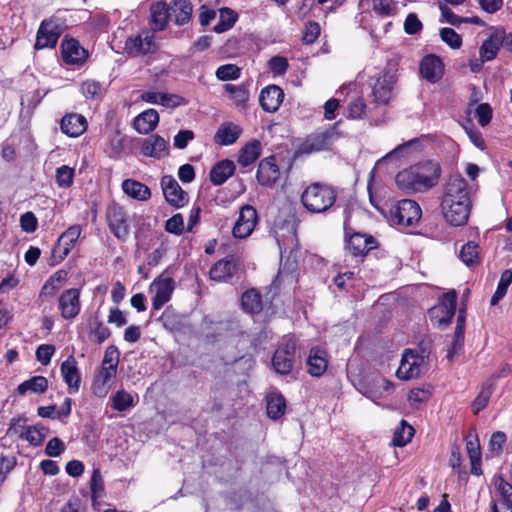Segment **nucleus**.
<instances>
[{
	"label": "nucleus",
	"mask_w": 512,
	"mask_h": 512,
	"mask_svg": "<svg viewBox=\"0 0 512 512\" xmlns=\"http://www.w3.org/2000/svg\"><path fill=\"white\" fill-rule=\"evenodd\" d=\"M440 175L439 164L425 161L399 171L395 176V183L403 193L414 194L433 188Z\"/></svg>",
	"instance_id": "f257e3e1"
},
{
	"label": "nucleus",
	"mask_w": 512,
	"mask_h": 512,
	"mask_svg": "<svg viewBox=\"0 0 512 512\" xmlns=\"http://www.w3.org/2000/svg\"><path fill=\"white\" fill-rule=\"evenodd\" d=\"M337 190L324 182H313L301 193L300 201L306 211L311 214H326L334 209Z\"/></svg>",
	"instance_id": "f03ea898"
},
{
	"label": "nucleus",
	"mask_w": 512,
	"mask_h": 512,
	"mask_svg": "<svg viewBox=\"0 0 512 512\" xmlns=\"http://www.w3.org/2000/svg\"><path fill=\"white\" fill-rule=\"evenodd\" d=\"M385 216L391 224L410 227L420 221L422 210L415 200L402 199L391 204Z\"/></svg>",
	"instance_id": "7ed1b4c3"
},
{
	"label": "nucleus",
	"mask_w": 512,
	"mask_h": 512,
	"mask_svg": "<svg viewBox=\"0 0 512 512\" xmlns=\"http://www.w3.org/2000/svg\"><path fill=\"white\" fill-rule=\"evenodd\" d=\"M296 342L292 338L284 339L272 355V369L281 376L289 375L296 362Z\"/></svg>",
	"instance_id": "20e7f679"
},
{
	"label": "nucleus",
	"mask_w": 512,
	"mask_h": 512,
	"mask_svg": "<svg viewBox=\"0 0 512 512\" xmlns=\"http://www.w3.org/2000/svg\"><path fill=\"white\" fill-rule=\"evenodd\" d=\"M106 221L110 232L119 241L125 242L130 234V221L126 209L118 204L111 203L106 209Z\"/></svg>",
	"instance_id": "39448f33"
},
{
	"label": "nucleus",
	"mask_w": 512,
	"mask_h": 512,
	"mask_svg": "<svg viewBox=\"0 0 512 512\" xmlns=\"http://www.w3.org/2000/svg\"><path fill=\"white\" fill-rule=\"evenodd\" d=\"M457 294L449 291L444 293L439 303L429 309L428 315L430 320L439 328H446L451 322L456 312Z\"/></svg>",
	"instance_id": "423d86ee"
},
{
	"label": "nucleus",
	"mask_w": 512,
	"mask_h": 512,
	"mask_svg": "<svg viewBox=\"0 0 512 512\" xmlns=\"http://www.w3.org/2000/svg\"><path fill=\"white\" fill-rule=\"evenodd\" d=\"M63 32L62 25L56 17L42 20L36 33L35 50L55 48Z\"/></svg>",
	"instance_id": "0eeeda50"
},
{
	"label": "nucleus",
	"mask_w": 512,
	"mask_h": 512,
	"mask_svg": "<svg viewBox=\"0 0 512 512\" xmlns=\"http://www.w3.org/2000/svg\"><path fill=\"white\" fill-rule=\"evenodd\" d=\"M157 49L155 37L148 31L128 36L124 44L125 53L132 58L153 54Z\"/></svg>",
	"instance_id": "6e6552de"
},
{
	"label": "nucleus",
	"mask_w": 512,
	"mask_h": 512,
	"mask_svg": "<svg viewBox=\"0 0 512 512\" xmlns=\"http://www.w3.org/2000/svg\"><path fill=\"white\" fill-rule=\"evenodd\" d=\"M442 201L472 202L469 185L460 174L451 175L444 186Z\"/></svg>",
	"instance_id": "1a4fd4ad"
},
{
	"label": "nucleus",
	"mask_w": 512,
	"mask_h": 512,
	"mask_svg": "<svg viewBox=\"0 0 512 512\" xmlns=\"http://www.w3.org/2000/svg\"><path fill=\"white\" fill-rule=\"evenodd\" d=\"M440 206L443 217L449 225L460 227L467 224L471 213L472 202L464 204V202L449 201L446 203V201L441 200Z\"/></svg>",
	"instance_id": "9d476101"
},
{
	"label": "nucleus",
	"mask_w": 512,
	"mask_h": 512,
	"mask_svg": "<svg viewBox=\"0 0 512 512\" xmlns=\"http://www.w3.org/2000/svg\"><path fill=\"white\" fill-rule=\"evenodd\" d=\"M258 221L257 210L249 204L243 205L232 229L233 236L238 239L247 238L254 231Z\"/></svg>",
	"instance_id": "9b49d317"
},
{
	"label": "nucleus",
	"mask_w": 512,
	"mask_h": 512,
	"mask_svg": "<svg viewBox=\"0 0 512 512\" xmlns=\"http://www.w3.org/2000/svg\"><path fill=\"white\" fill-rule=\"evenodd\" d=\"M80 294L81 291L78 288H69L61 292L57 299V306L63 319L73 320L80 314Z\"/></svg>",
	"instance_id": "f8f14e48"
},
{
	"label": "nucleus",
	"mask_w": 512,
	"mask_h": 512,
	"mask_svg": "<svg viewBox=\"0 0 512 512\" xmlns=\"http://www.w3.org/2000/svg\"><path fill=\"white\" fill-rule=\"evenodd\" d=\"M424 362V357L419 355L417 351L412 349H405L400 366L396 371V376L400 380H410L416 378L421 373V366Z\"/></svg>",
	"instance_id": "ddd939ff"
},
{
	"label": "nucleus",
	"mask_w": 512,
	"mask_h": 512,
	"mask_svg": "<svg viewBox=\"0 0 512 512\" xmlns=\"http://www.w3.org/2000/svg\"><path fill=\"white\" fill-rule=\"evenodd\" d=\"M161 188L166 202L174 208H182L189 201V195L184 191L172 175L161 178Z\"/></svg>",
	"instance_id": "4468645a"
},
{
	"label": "nucleus",
	"mask_w": 512,
	"mask_h": 512,
	"mask_svg": "<svg viewBox=\"0 0 512 512\" xmlns=\"http://www.w3.org/2000/svg\"><path fill=\"white\" fill-rule=\"evenodd\" d=\"M281 172L275 155L260 160L256 172V179L263 187L272 188L280 179Z\"/></svg>",
	"instance_id": "2eb2a0df"
},
{
	"label": "nucleus",
	"mask_w": 512,
	"mask_h": 512,
	"mask_svg": "<svg viewBox=\"0 0 512 512\" xmlns=\"http://www.w3.org/2000/svg\"><path fill=\"white\" fill-rule=\"evenodd\" d=\"M419 72L423 79L434 84L442 79L445 73V65L439 56L427 54L420 61Z\"/></svg>",
	"instance_id": "dca6fc26"
},
{
	"label": "nucleus",
	"mask_w": 512,
	"mask_h": 512,
	"mask_svg": "<svg viewBox=\"0 0 512 512\" xmlns=\"http://www.w3.org/2000/svg\"><path fill=\"white\" fill-rule=\"evenodd\" d=\"M332 131L315 132L307 135L300 143L296 151L297 154H312L327 150L331 144Z\"/></svg>",
	"instance_id": "f3484780"
},
{
	"label": "nucleus",
	"mask_w": 512,
	"mask_h": 512,
	"mask_svg": "<svg viewBox=\"0 0 512 512\" xmlns=\"http://www.w3.org/2000/svg\"><path fill=\"white\" fill-rule=\"evenodd\" d=\"M329 365V355L320 346L310 348L306 359L307 373L311 377L319 378L325 374Z\"/></svg>",
	"instance_id": "a211bd4d"
},
{
	"label": "nucleus",
	"mask_w": 512,
	"mask_h": 512,
	"mask_svg": "<svg viewBox=\"0 0 512 512\" xmlns=\"http://www.w3.org/2000/svg\"><path fill=\"white\" fill-rule=\"evenodd\" d=\"M239 264L234 255H228L210 268V279L216 282H228L237 273Z\"/></svg>",
	"instance_id": "6ab92c4d"
},
{
	"label": "nucleus",
	"mask_w": 512,
	"mask_h": 512,
	"mask_svg": "<svg viewBox=\"0 0 512 512\" xmlns=\"http://www.w3.org/2000/svg\"><path fill=\"white\" fill-rule=\"evenodd\" d=\"M395 83L396 78L394 75L386 71L381 73L372 87L374 102L378 104H388L393 97V88Z\"/></svg>",
	"instance_id": "aec40b11"
},
{
	"label": "nucleus",
	"mask_w": 512,
	"mask_h": 512,
	"mask_svg": "<svg viewBox=\"0 0 512 512\" xmlns=\"http://www.w3.org/2000/svg\"><path fill=\"white\" fill-rule=\"evenodd\" d=\"M174 280L171 277H157L150 285V289L155 291L152 298V307L154 310L161 309L170 299L174 291Z\"/></svg>",
	"instance_id": "412c9836"
},
{
	"label": "nucleus",
	"mask_w": 512,
	"mask_h": 512,
	"mask_svg": "<svg viewBox=\"0 0 512 512\" xmlns=\"http://www.w3.org/2000/svg\"><path fill=\"white\" fill-rule=\"evenodd\" d=\"M378 245L375 238L371 235H365L361 233H353L345 244V249L353 257H364L368 252Z\"/></svg>",
	"instance_id": "4be33fe9"
},
{
	"label": "nucleus",
	"mask_w": 512,
	"mask_h": 512,
	"mask_svg": "<svg viewBox=\"0 0 512 512\" xmlns=\"http://www.w3.org/2000/svg\"><path fill=\"white\" fill-rule=\"evenodd\" d=\"M60 373L68 386V392L70 394L78 392L81 385V374L78 368V362L73 355H69L66 360L62 362Z\"/></svg>",
	"instance_id": "5701e85b"
},
{
	"label": "nucleus",
	"mask_w": 512,
	"mask_h": 512,
	"mask_svg": "<svg viewBox=\"0 0 512 512\" xmlns=\"http://www.w3.org/2000/svg\"><path fill=\"white\" fill-rule=\"evenodd\" d=\"M61 55L66 64L79 65L85 62L88 53L74 38H65L61 43Z\"/></svg>",
	"instance_id": "b1692460"
},
{
	"label": "nucleus",
	"mask_w": 512,
	"mask_h": 512,
	"mask_svg": "<svg viewBox=\"0 0 512 512\" xmlns=\"http://www.w3.org/2000/svg\"><path fill=\"white\" fill-rule=\"evenodd\" d=\"M81 226L78 224L68 227L58 238L57 243L53 249V252H59L60 260L67 257L70 251L75 246L77 240L81 234Z\"/></svg>",
	"instance_id": "393cba45"
},
{
	"label": "nucleus",
	"mask_w": 512,
	"mask_h": 512,
	"mask_svg": "<svg viewBox=\"0 0 512 512\" xmlns=\"http://www.w3.org/2000/svg\"><path fill=\"white\" fill-rule=\"evenodd\" d=\"M284 99V91L277 85H268L259 96L261 108L268 113L276 112Z\"/></svg>",
	"instance_id": "a878e982"
},
{
	"label": "nucleus",
	"mask_w": 512,
	"mask_h": 512,
	"mask_svg": "<svg viewBox=\"0 0 512 512\" xmlns=\"http://www.w3.org/2000/svg\"><path fill=\"white\" fill-rule=\"evenodd\" d=\"M144 156L161 159L169 155V142L158 134H153L142 142Z\"/></svg>",
	"instance_id": "bb28decb"
},
{
	"label": "nucleus",
	"mask_w": 512,
	"mask_h": 512,
	"mask_svg": "<svg viewBox=\"0 0 512 512\" xmlns=\"http://www.w3.org/2000/svg\"><path fill=\"white\" fill-rule=\"evenodd\" d=\"M88 127L85 116L77 113H69L63 116L60 123L61 132L68 137L81 136Z\"/></svg>",
	"instance_id": "cd10ccee"
},
{
	"label": "nucleus",
	"mask_w": 512,
	"mask_h": 512,
	"mask_svg": "<svg viewBox=\"0 0 512 512\" xmlns=\"http://www.w3.org/2000/svg\"><path fill=\"white\" fill-rule=\"evenodd\" d=\"M170 6L163 1L155 2L150 7L149 25L153 32H159L166 28L170 19Z\"/></svg>",
	"instance_id": "c85d7f7f"
},
{
	"label": "nucleus",
	"mask_w": 512,
	"mask_h": 512,
	"mask_svg": "<svg viewBox=\"0 0 512 512\" xmlns=\"http://www.w3.org/2000/svg\"><path fill=\"white\" fill-rule=\"evenodd\" d=\"M117 370L110 367H100L92 382V392L97 397H105L111 387L110 381L116 377Z\"/></svg>",
	"instance_id": "c756f323"
},
{
	"label": "nucleus",
	"mask_w": 512,
	"mask_h": 512,
	"mask_svg": "<svg viewBox=\"0 0 512 512\" xmlns=\"http://www.w3.org/2000/svg\"><path fill=\"white\" fill-rule=\"evenodd\" d=\"M68 272L60 269L54 272L42 286L38 299L41 301L53 297L62 288L63 284L67 281Z\"/></svg>",
	"instance_id": "7c9ffc66"
},
{
	"label": "nucleus",
	"mask_w": 512,
	"mask_h": 512,
	"mask_svg": "<svg viewBox=\"0 0 512 512\" xmlns=\"http://www.w3.org/2000/svg\"><path fill=\"white\" fill-rule=\"evenodd\" d=\"M240 306L243 312L249 315H258L263 311V301L260 291L256 288H250L242 293Z\"/></svg>",
	"instance_id": "2f4dec72"
},
{
	"label": "nucleus",
	"mask_w": 512,
	"mask_h": 512,
	"mask_svg": "<svg viewBox=\"0 0 512 512\" xmlns=\"http://www.w3.org/2000/svg\"><path fill=\"white\" fill-rule=\"evenodd\" d=\"M159 123V114L155 109H147L137 115L133 121V127L139 134H149Z\"/></svg>",
	"instance_id": "473e14b6"
},
{
	"label": "nucleus",
	"mask_w": 512,
	"mask_h": 512,
	"mask_svg": "<svg viewBox=\"0 0 512 512\" xmlns=\"http://www.w3.org/2000/svg\"><path fill=\"white\" fill-rule=\"evenodd\" d=\"M242 133L240 126L233 122H225L219 126L215 135L214 141L218 145L228 146L234 144Z\"/></svg>",
	"instance_id": "72a5a7b5"
},
{
	"label": "nucleus",
	"mask_w": 512,
	"mask_h": 512,
	"mask_svg": "<svg viewBox=\"0 0 512 512\" xmlns=\"http://www.w3.org/2000/svg\"><path fill=\"white\" fill-rule=\"evenodd\" d=\"M235 164L229 159L217 162L210 170L209 179L215 186L225 183L235 172Z\"/></svg>",
	"instance_id": "f704fd0d"
},
{
	"label": "nucleus",
	"mask_w": 512,
	"mask_h": 512,
	"mask_svg": "<svg viewBox=\"0 0 512 512\" xmlns=\"http://www.w3.org/2000/svg\"><path fill=\"white\" fill-rule=\"evenodd\" d=\"M501 47H504V41L501 32L497 31L482 43L479 51L480 57L483 61H492Z\"/></svg>",
	"instance_id": "c9c22d12"
},
{
	"label": "nucleus",
	"mask_w": 512,
	"mask_h": 512,
	"mask_svg": "<svg viewBox=\"0 0 512 512\" xmlns=\"http://www.w3.org/2000/svg\"><path fill=\"white\" fill-rule=\"evenodd\" d=\"M262 144L259 140L253 139L246 143L239 151L237 161L243 167L253 164L261 155Z\"/></svg>",
	"instance_id": "e433bc0d"
},
{
	"label": "nucleus",
	"mask_w": 512,
	"mask_h": 512,
	"mask_svg": "<svg viewBox=\"0 0 512 512\" xmlns=\"http://www.w3.org/2000/svg\"><path fill=\"white\" fill-rule=\"evenodd\" d=\"M122 190L126 195L138 201H147L151 197L150 188L134 179H125L122 182Z\"/></svg>",
	"instance_id": "4c0bfd02"
},
{
	"label": "nucleus",
	"mask_w": 512,
	"mask_h": 512,
	"mask_svg": "<svg viewBox=\"0 0 512 512\" xmlns=\"http://www.w3.org/2000/svg\"><path fill=\"white\" fill-rule=\"evenodd\" d=\"M286 410V400L281 393H270L266 396L267 416L272 420L281 418Z\"/></svg>",
	"instance_id": "58836bf2"
},
{
	"label": "nucleus",
	"mask_w": 512,
	"mask_h": 512,
	"mask_svg": "<svg viewBox=\"0 0 512 512\" xmlns=\"http://www.w3.org/2000/svg\"><path fill=\"white\" fill-rule=\"evenodd\" d=\"M174 14V21L177 25L187 24L192 17V4L190 0H174L170 6Z\"/></svg>",
	"instance_id": "ea45409f"
},
{
	"label": "nucleus",
	"mask_w": 512,
	"mask_h": 512,
	"mask_svg": "<svg viewBox=\"0 0 512 512\" xmlns=\"http://www.w3.org/2000/svg\"><path fill=\"white\" fill-rule=\"evenodd\" d=\"M49 386L48 379L44 376H33L28 380H25L17 387V393L19 395H25L28 391L42 394L47 391Z\"/></svg>",
	"instance_id": "a19ab883"
},
{
	"label": "nucleus",
	"mask_w": 512,
	"mask_h": 512,
	"mask_svg": "<svg viewBox=\"0 0 512 512\" xmlns=\"http://www.w3.org/2000/svg\"><path fill=\"white\" fill-rule=\"evenodd\" d=\"M219 14V21L213 27V31L217 34L226 32L231 29L239 18L238 13L229 7L220 8Z\"/></svg>",
	"instance_id": "79ce46f5"
},
{
	"label": "nucleus",
	"mask_w": 512,
	"mask_h": 512,
	"mask_svg": "<svg viewBox=\"0 0 512 512\" xmlns=\"http://www.w3.org/2000/svg\"><path fill=\"white\" fill-rule=\"evenodd\" d=\"M415 434V429L406 420L402 419L394 431L392 444L396 447L407 445Z\"/></svg>",
	"instance_id": "37998d69"
},
{
	"label": "nucleus",
	"mask_w": 512,
	"mask_h": 512,
	"mask_svg": "<svg viewBox=\"0 0 512 512\" xmlns=\"http://www.w3.org/2000/svg\"><path fill=\"white\" fill-rule=\"evenodd\" d=\"M459 258L468 267L478 265L480 263V246L474 241H468L461 247Z\"/></svg>",
	"instance_id": "c03bdc74"
},
{
	"label": "nucleus",
	"mask_w": 512,
	"mask_h": 512,
	"mask_svg": "<svg viewBox=\"0 0 512 512\" xmlns=\"http://www.w3.org/2000/svg\"><path fill=\"white\" fill-rule=\"evenodd\" d=\"M111 402L112 408L118 412L127 411L129 408H132L136 405L134 397L124 389L118 390L111 397Z\"/></svg>",
	"instance_id": "a18cd8bd"
},
{
	"label": "nucleus",
	"mask_w": 512,
	"mask_h": 512,
	"mask_svg": "<svg viewBox=\"0 0 512 512\" xmlns=\"http://www.w3.org/2000/svg\"><path fill=\"white\" fill-rule=\"evenodd\" d=\"M90 491L92 505L95 507L98 505V499L104 495V482L99 469H94L90 479Z\"/></svg>",
	"instance_id": "49530a36"
},
{
	"label": "nucleus",
	"mask_w": 512,
	"mask_h": 512,
	"mask_svg": "<svg viewBox=\"0 0 512 512\" xmlns=\"http://www.w3.org/2000/svg\"><path fill=\"white\" fill-rule=\"evenodd\" d=\"M225 90L231 95L237 107L245 108L249 98V91L245 85L226 84Z\"/></svg>",
	"instance_id": "de8ad7c7"
},
{
	"label": "nucleus",
	"mask_w": 512,
	"mask_h": 512,
	"mask_svg": "<svg viewBox=\"0 0 512 512\" xmlns=\"http://www.w3.org/2000/svg\"><path fill=\"white\" fill-rule=\"evenodd\" d=\"M512 283V270L506 269L501 273L500 280L493 296L491 297V304L495 305L502 299L508 290L509 285Z\"/></svg>",
	"instance_id": "09e8293b"
},
{
	"label": "nucleus",
	"mask_w": 512,
	"mask_h": 512,
	"mask_svg": "<svg viewBox=\"0 0 512 512\" xmlns=\"http://www.w3.org/2000/svg\"><path fill=\"white\" fill-rule=\"evenodd\" d=\"M81 91L86 99H101L104 95V89L98 81L86 80L81 84Z\"/></svg>",
	"instance_id": "8fccbe9b"
},
{
	"label": "nucleus",
	"mask_w": 512,
	"mask_h": 512,
	"mask_svg": "<svg viewBox=\"0 0 512 512\" xmlns=\"http://www.w3.org/2000/svg\"><path fill=\"white\" fill-rule=\"evenodd\" d=\"M75 171L67 165H62L56 169L55 180L59 187L69 188L73 185Z\"/></svg>",
	"instance_id": "3c124183"
},
{
	"label": "nucleus",
	"mask_w": 512,
	"mask_h": 512,
	"mask_svg": "<svg viewBox=\"0 0 512 512\" xmlns=\"http://www.w3.org/2000/svg\"><path fill=\"white\" fill-rule=\"evenodd\" d=\"M110 336V329L106 327L101 321H96L94 323V328L89 331L90 340L98 345L105 342Z\"/></svg>",
	"instance_id": "603ef678"
},
{
	"label": "nucleus",
	"mask_w": 512,
	"mask_h": 512,
	"mask_svg": "<svg viewBox=\"0 0 512 512\" xmlns=\"http://www.w3.org/2000/svg\"><path fill=\"white\" fill-rule=\"evenodd\" d=\"M372 10L379 16L388 17L396 13L393 0H370Z\"/></svg>",
	"instance_id": "864d4df0"
},
{
	"label": "nucleus",
	"mask_w": 512,
	"mask_h": 512,
	"mask_svg": "<svg viewBox=\"0 0 512 512\" xmlns=\"http://www.w3.org/2000/svg\"><path fill=\"white\" fill-rule=\"evenodd\" d=\"M440 38L452 49H459L462 46V37L454 29L444 27L440 29Z\"/></svg>",
	"instance_id": "5fc2aeb1"
},
{
	"label": "nucleus",
	"mask_w": 512,
	"mask_h": 512,
	"mask_svg": "<svg viewBox=\"0 0 512 512\" xmlns=\"http://www.w3.org/2000/svg\"><path fill=\"white\" fill-rule=\"evenodd\" d=\"M431 396H432V386L431 385H427L426 387H423V388L416 387L409 391L408 401L411 404L424 403V402L428 401Z\"/></svg>",
	"instance_id": "6e6d98bb"
},
{
	"label": "nucleus",
	"mask_w": 512,
	"mask_h": 512,
	"mask_svg": "<svg viewBox=\"0 0 512 512\" xmlns=\"http://www.w3.org/2000/svg\"><path fill=\"white\" fill-rule=\"evenodd\" d=\"M240 73V68L237 65L225 64L217 68L216 77L221 81L236 80Z\"/></svg>",
	"instance_id": "4d7b16f0"
},
{
	"label": "nucleus",
	"mask_w": 512,
	"mask_h": 512,
	"mask_svg": "<svg viewBox=\"0 0 512 512\" xmlns=\"http://www.w3.org/2000/svg\"><path fill=\"white\" fill-rule=\"evenodd\" d=\"M27 422L26 416L18 415L17 417H13L10 420L9 427L7 430V434L17 436L18 438L23 439L25 435V429L27 426H25Z\"/></svg>",
	"instance_id": "13d9d810"
},
{
	"label": "nucleus",
	"mask_w": 512,
	"mask_h": 512,
	"mask_svg": "<svg viewBox=\"0 0 512 512\" xmlns=\"http://www.w3.org/2000/svg\"><path fill=\"white\" fill-rule=\"evenodd\" d=\"M320 30L321 29L318 22H307L302 35L303 43L307 45L313 44L318 39L320 35Z\"/></svg>",
	"instance_id": "bf43d9fd"
},
{
	"label": "nucleus",
	"mask_w": 512,
	"mask_h": 512,
	"mask_svg": "<svg viewBox=\"0 0 512 512\" xmlns=\"http://www.w3.org/2000/svg\"><path fill=\"white\" fill-rule=\"evenodd\" d=\"M119 351L116 346L110 345L106 348L104 357L102 360L101 367H110L113 370H117L118 363H119Z\"/></svg>",
	"instance_id": "052dcab7"
},
{
	"label": "nucleus",
	"mask_w": 512,
	"mask_h": 512,
	"mask_svg": "<svg viewBox=\"0 0 512 512\" xmlns=\"http://www.w3.org/2000/svg\"><path fill=\"white\" fill-rule=\"evenodd\" d=\"M439 9L442 16V22H447L456 27H459L463 23L464 17L455 14L447 4L440 3Z\"/></svg>",
	"instance_id": "680f3d73"
},
{
	"label": "nucleus",
	"mask_w": 512,
	"mask_h": 512,
	"mask_svg": "<svg viewBox=\"0 0 512 512\" xmlns=\"http://www.w3.org/2000/svg\"><path fill=\"white\" fill-rule=\"evenodd\" d=\"M165 230L174 235H181L184 232L183 216L180 213H177L166 220Z\"/></svg>",
	"instance_id": "e2e57ef3"
},
{
	"label": "nucleus",
	"mask_w": 512,
	"mask_h": 512,
	"mask_svg": "<svg viewBox=\"0 0 512 512\" xmlns=\"http://www.w3.org/2000/svg\"><path fill=\"white\" fill-rule=\"evenodd\" d=\"M159 104L166 108L174 109L178 106L187 104V101L184 97L177 94L162 93L160 96Z\"/></svg>",
	"instance_id": "0e129e2a"
},
{
	"label": "nucleus",
	"mask_w": 512,
	"mask_h": 512,
	"mask_svg": "<svg viewBox=\"0 0 512 512\" xmlns=\"http://www.w3.org/2000/svg\"><path fill=\"white\" fill-rule=\"evenodd\" d=\"M55 353V346L52 344H42L36 349V359L42 365H48L51 362L52 356Z\"/></svg>",
	"instance_id": "69168bd1"
},
{
	"label": "nucleus",
	"mask_w": 512,
	"mask_h": 512,
	"mask_svg": "<svg viewBox=\"0 0 512 512\" xmlns=\"http://www.w3.org/2000/svg\"><path fill=\"white\" fill-rule=\"evenodd\" d=\"M65 449L64 442L58 437H53L46 444L45 454L49 457H59Z\"/></svg>",
	"instance_id": "338daca9"
},
{
	"label": "nucleus",
	"mask_w": 512,
	"mask_h": 512,
	"mask_svg": "<svg viewBox=\"0 0 512 512\" xmlns=\"http://www.w3.org/2000/svg\"><path fill=\"white\" fill-rule=\"evenodd\" d=\"M423 28L422 22L415 13H409L404 21V31L408 35L418 34Z\"/></svg>",
	"instance_id": "774afa93"
}]
</instances>
